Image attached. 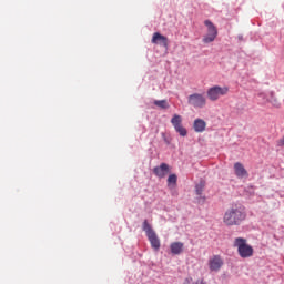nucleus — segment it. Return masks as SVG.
<instances>
[{
    "mask_svg": "<svg viewBox=\"0 0 284 284\" xmlns=\"http://www.w3.org/2000/svg\"><path fill=\"white\" fill-rule=\"evenodd\" d=\"M153 173L158 179H165L170 174V165L168 163H161L153 169Z\"/></svg>",
    "mask_w": 284,
    "mask_h": 284,
    "instance_id": "nucleus-8",
    "label": "nucleus"
},
{
    "mask_svg": "<svg viewBox=\"0 0 284 284\" xmlns=\"http://www.w3.org/2000/svg\"><path fill=\"white\" fill-rule=\"evenodd\" d=\"M185 281H186V283H190L192 281V278H186Z\"/></svg>",
    "mask_w": 284,
    "mask_h": 284,
    "instance_id": "nucleus-21",
    "label": "nucleus"
},
{
    "mask_svg": "<svg viewBox=\"0 0 284 284\" xmlns=\"http://www.w3.org/2000/svg\"><path fill=\"white\" fill-rule=\"evenodd\" d=\"M178 176L176 174H170L168 178V185H176Z\"/></svg>",
    "mask_w": 284,
    "mask_h": 284,
    "instance_id": "nucleus-17",
    "label": "nucleus"
},
{
    "mask_svg": "<svg viewBox=\"0 0 284 284\" xmlns=\"http://www.w3.org/2000/svg\"><path fill=\"white\" fill-rule=\"evenodd\" d=\"M230 93V87L213 85L207 89L206 95L209 101H219L221 97H227Z\"/></svg>",
    "mask_w": 284,
    "mask_h": 284,
    "instance_id": "nucleus-4",
    "label": "nucleus"
},
{
    "mask_svg": "<svg viewBox=\"0 0 284 284\" xmlns=\"http://www.w3.org/2000/svg\"><path fill=\"white\" fill-rule=\"evenodd\" d=\"M203 190H205V182H200L199 184H196L195 192L197 196H201V194H203Z\"/></svg>",
    "mask_w": 284,
    "mask_h": 284,
    "instance_id": "nucleus-15",
    "label": "nucleus"
},
{
    "mask_svg": "<svg viewBox=\"0 0 284 284\" xmlns=\"http://www.w3.org/2000/svg\"><path fill=\"white\" fill-rule=\"evenodd\" d=\"M195 284H205V281H204V280H197V281L195 282Z\"/></svg>",
    "mask_w": 284,
    "mask_h": 284,
    "instance_id": "nucleus-20",
    "label": "nucleus"
},
{
    "mask_svg": "<svg viewBox=\"0 0 284 284\" xmlns=\"http://www.w3.org/2000/svg\"><path fill=\"white\" fill-rule=\"evenodd\" d=\"M151 43L155 45H163V48H168L169 42H168V37L161 34L160 32L153 33Z\"/></svg>",
    "mask_w": 284,
    "mask_h": 284,
    "instance_id": "nucleus-9",
    "label": "nucleus"
},
{
    "mask_svg": "<svg viewBox=\"0 0 284 284\" xmlns=\"http://www.w3.org/2000/svg\"><path fill=\"white\" fill-rule=\"evenodd\" d=\"M142 230L145 232L148 240L151 243V247L155 250V252H159V250H161V240L148 220L143 221Z\"/></svg>",
    "mask_w": 284,
    "mask_h": 284,
    "instance_id": "nucleus-3",
    "label": "nucleus"
},
{
    "mask_svg": "<svg viewBox=\"0 0 284 284\" xmlns=\"http://www.w3.org/2000/svg\"><path fill=\"white\" fill-rule=\"evenodd\" d=\"M153 103L154 105H156V108H160L161 110H168V108H170L168 100H155Z\"/></svg>",
    "mask_w": 284,
    "mask_h": 284,
    "instance_id": "nucleus-14",
    "label": "nucleus"
},
{
    "mask_svg": "<svg viewBox=\"0 0 284 284\" xmlns=\"http://www.w3.org/2000/svg\"><path fill=\"white\" fill-rule=\"evenodd\" d=\"M204 26L207 28L206 34L203 37V43H212L216 40V37H219V29H216V26L210 20L204 21Z\"/></svg>",
    "mask_w": 284,
    "mask_h": 284,
    "instance_id": "nucleus-6",
    "label": "nucleus"
},
{
    "mask_svg": "<svg viewBox=\"0 0 284 284\" xmlns=\"http://www.w3.org/2000/svg\"><path fill=\"white\" fill-rule=\"evenodd\" d=\"M234 172L237 179H247V176H250L247 170H245V166H243V164H241L240 162H236L234 164Z\"/></svg>",
    "mask_w": 284,
    "mask_h": 284,
    "instance_id": "nucleus-10",
    "label": "nucleus"
},
{
    "mask_svg": "<svg viewBox=\"0 0 284 284\" xmlns=\"http://www.w3.org/2000/svg\"><path fill=\"white\" fill-rule=\"evenodd\" d=\"M271 103H272V105H274L275 108H281V103L278 102L277 99H272V100H271Z\"/></svg>",
    "mask_w": 284,
    "mask_h": 284,
    "instance_id": "nucleus-18",
    "label": "nucleus"
},
{
    "mask_svg": "<svg viewBox=\"0 0 284 284\" xmlns=\"http://www.w3.org/2000/svg\"><path fill=\"white\" fill-rule=\"evenodd\" d=\"M175 132H179L180 136H187V130L182 125L174 128Z\"/></svg>",
    "mask_w": 284,
    "mask_h": 284,
    "instance_id": "nucleus-16",
    "label": "nucleus"
},
{
    "mask_svg": "<svg viewBox=\"0 0 284 284\" xmlns=\"http://www.w3.org/2000/svg\"><path fill=\"white\" fill-rule=\"evenodd\" d=\"M223 267V257L221 255H213L209 260V270L211 272H219Z\"/></svg>",
    "mask_w": 284,
    "mask_h": 284,
    "instance_id": "nucleus-7",
    "label": "nucleus"
},
{
    "mask_svg": "<svg viewBox=\"0 0 284 284\" xmlns=\"http://www.w3.org/2000/svg\"><path fill=\"white\" fill-rule=\"evenodd\" d=\"M171 253L179 256V254H183V250H185V244L182 242H173L170 245Z\"/></svg>",
    "mask_w": 284,
    "mask_h": 284,
    "instance_id": "nucleus-11",
    "label": "nucleus"
},
{
    "mask_svg": "<svg viewBox=\"0 0 284 284\" xmlns=\"http://www.w3.org/2000/svg\"><path fill=\"white\" fill-rule=\"evenodd\" d=\"M187 104L195 110H201L207 105V98L203 93H192L187 97Z\"/></svg>",
    "mask_w": 284,
    "mask_h": 284,
    "instance_id": "nucleus-5",
    "label": "nucleus"
},
{
    "mask_svg": "<svg viewBox=\"0 0 284 284\" xmlns=\"http://www.w3.org/2000/svg\"><path fill=\"white\" fill-rule=\"evenodd\" d=\"M245 219H247L245 206L242 204H232L224 213L223 223L232 227L234 225H241V222L245 221Z\"/></svg>",
    "mask_w": 284,
    "mask_h": 284,
    "instance_id": "nucleus-1",
    "label": "nucleus"
},
{
    "mask_svg": "<svg viewBox=\"0 0 284 284\" xmlns=\"http://www.w3.org/2000/svg\"><path fill=\"white\" fill-rule=\"evenodd\" d=\"M233 246L237 248V254L241 258H252V256H254V247L247 244L246 239L236 237Z\"/></svg>",
    "mask_w": 284,
    "mask_h": 284,
    "instance_id": "nucleus-2",
    "label": "nucleus"
},
{
    "mask_svg": "<svg viewBox=\"0 0 284 284\" xmlns=\"http://www.w3.org/2000/svg\"><path fill=\"white\" fill-rule=\"evenodd\" d=\"M205 128H207V123L203 119L194 120L193 129L195 132H205Z\"/></svg>",
    "mask_w": 284,
    "mask_h": 284,
    "instance_id": "nucleus-12",
    "label": "nucleus"
},
{
    "mask_svg": "<svg viewBox=\"0 0 284 284\" xmlns=\"http://www.w3.org/2000/svg\"><path fill=\"white\" fill-rule=\"evenodd\" d=\"M277 145H278V148L284 146V136L277 141Z\"/></svg>",
    "mask_w": 284,
    "mask_h": 284,
    "instance_id": "nucleus-19",
    "label": "nucleus"
},
{
    "mask_svg": "<svg viewBox=\"0 0 284 284\" xmlns=\"http://www.w3.org/2000/svg\"><path fill=\"white\" fill-rule=\"evenodd\" d=\"M171 123L173 125V128H179L181 125H183V118L179 114H174L173 118L171 119Z\"/></svg>",
    "mask_w": 284,
    "mask_h": 284,
    "instance_id": "nucleus-13",
    "label": "nucleus"
}]
</instances>
